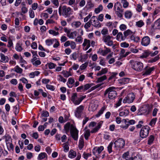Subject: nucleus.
I'll return each mask as SVG.
<instances>
[{"label":"nucleus","mask_w":160,"mask_h":160,"mask_svg":"<svg viewBox=\"0 0 160 160\" xmlns=\"http://www.w3.org/2000/svg\"><path fill=\"white\" fill-rule=\"evenodd\" d=\"M132 13L129 10H127L125 12V17L127 19H130L132 17Z\"/></svg>","instance_id":"obj_31"},{"label":"nucleus","mask_w":160,"mask_h":160,"mask_svg":"<svg viewBox=\"0 0 160 160\" xmlns=\"http://www.w3.org/2000/svg\"><path fill=\"white\" fill-rule=\"evenodd\" d=\"M104 49L100 48L98 52V53L100 54L103 56H105L108 53L111 52V50L109 48L104 46Z\"/></svg>","instance_id":"obj_12"},{"label":"nucleus","mask_w":160,"mask_h":160,"mask_svg":"<svg viewBox=\"0 0 160 160\" xmlns=\"http://www.w3.org/2000/svg\"><path fill=\"white\" fill-rule=\"evenodd\" d=\"M87 127L85 128V132H84V136L86 140H87L88 137L90 136V130L89 129H87Z\"/></svg>","instance_id":"obj_30"},{"label":"nucleus","mask_w":160,"mask_h":160,"mask_svg":"<svg viewBox=\"0 0 160 160\" xmlns=\"http://www.w3.org/2000/svg\"><path fill=\"white\" fill-rule=\"evenodd\" d=\"M83 100V98H78L76 99V100L75 101V102H73V103L75 105H79L82 101Z\"/></svg>","instance_id":"obj_51"},{"label":"nucleus","mask_w":160,"mask_h":160,"mask_svg":"<svg viewBox=\"0 0 160 160\" xmlns=\"http://www.w3.org/2000/svg\"><path fill=\"white\" fill-rule=\"evenodd\" d=\"M14 70L15 71L18 73H22V69L18 65L15 67Z\"/></svg>","instance_id":"obj_59"},{"label":"nucleus","mask_w":160,"mask_h":160,"mask_svg":"<svg viewBox=\"0 0 160 160\" xmlns=\"http://www.w3.org/2000/svg\"><path fill=\"white\" fill-rule=\"evenodd\" d=\"M93 83H88L86 84L85 85H84V86L83 87V91H85L87 90L89 88H90L92 86H93Z\"/></svg>","instance_id":"obj_56"},{"label":"nucleus","mask_w":160,"mask_h":160,"mask_svg":"<svg viewBox=\"0 0 160 160\" xmlns=\"http://www.w3.org/2000/svg\"><path fill=\"white\" fill-rule=\"evenodd\" d=\"M116 39L118 41L121 42L125 40V38L123 36L122 33L121 32H118L117 36Z\"/></svg>","instance_id":"obj_26"},{"label":"nucleus","mask_w":160,"mask_h":160,"mask_svg":"<svg viewBox=\"0 0 160 160\" xmlns=\"http://www.w3.org/2000/svg\"><path fill=\"white\" fill-rule=\"evenodd\" d=\"M105 26L107 27L110 29H112L113 28V25L112 22H109L105 24Z\"/></svg>","instance_id":"obj_62"},{"label":"nucleus","mask_w":160,"mask_h":160,"mask_svg":"<svg viewBox=\"0 0 160 160\" xmlns=\"http://www.w3.org/2000/svg\"><path fill=\"white\" fill-rule=\"evenodd\" d=\"M13 111L15 115H17L18 113L19 110V105L18 104L13 107Z\"/></svg>","instance_id":"obj_53"},{"label":"nucleus","mask_w":160,"mask_h":160,"mask_svg":"<svg viewBox=\"0 0 160 160\" xmlns=\"http://www.w3.org/2000/svg\"><path fill=\"white\" fill-rule=\"evenodd\" d=\"M115 88L114 87H111L107 89L104 93V96L108 94V98L110 99H114L117 95L116 91L114 90Z\"/></svg>","instance_id":"obj_3"},{"label":"nucleus","mask_w":160,"mask_h":160,"mask_svg":"<svg viewBox=\"0 0 160 160\" xmlns=\"http://www.w3.org/2000/svg\"><path fill=\"white\" fill-rule=\"evenodd\" d=\"M57 80L60 82H62L64 83H65L67 80L64 78L61 75H58L57 76Z\"/></svg>","instance_id":"obj_43"},{"label":"nucleus","mask_w":160,"mask_h":160,"mask_svg":"<svg viewBox=\"0 0 160 160\" xmlns=\"http://www.w3.org/2000/svg\"><path fill=\"white\" fill-rule=\"evenodd\" d=\"M90 22L92 25L95 27L100 28L101 27V24L98 21V18L95 16H93L90 19Z\"/></svg>","instance_id":"obj_9"},{"label":"nucleus","mask_w":160,"mask_h":160,"mask_svg":"<svg viewBox=\"0 0 160 160\" xmlns=\"http://www.w3.org/2000/svg\"><path fill=\"white\" fill-rule=\"evenodd\" d=\"M132 32L129 29H128L124 32V35L125 37L128 36L129 35L132 34Z\"/></svg>","instance_id":"obj_64"},{"label":"nucleus","mask_w":160,"mask_h":160,"mask_svg":"<svg viewBox=\"0 0 160 160\" xmlns=\"http://www.w3.org/2000/svg\"><path fill=\"white\" fill-rule=\"evenodd\" d=\"M46 66L48 67L49 69H51L54 68L56 66V65L52 62H48Z\"/></svg>","instance_id":"obj_41"},{"label":"nucleus","mask_w":160,"mask_h":160,"mask_svg":"<svg viewBox=\"0 0 160 160\" xmlns=\"http://www.w3.org/2000/svg\"><path fill=\"white\" fill-rule=\"evenodd\" d=\"M130 80V79L128 78H122L118 80V82L119 83L122 85L129 83Z\"/></svg>","instance_id":"obj_22"},{"label":"nucleus","mask_w":160,"mask_h":160,"mask_svg":"<svg viewBox=\"0 0 160 160\" xmlns=\"http://www.w3.org/2000/svg\"><path fill=\"white\" fill-rule=\"evenodd\" d=\"M155 68L154 67H150L148 66L144 68V71L143 73V75H150L152 72L154 70Z\"/></svg>","instance_id":"obj_14"},{"label":"nucleus","mask_w":160,"mask_h":160,"mask_svg":"<svg viewBox=\"0 0 160 160\" xmlns=\"http://www.w3.org/2000/svg\"><path fill=\"white\" fill-rule=\"evenodd\" d=\"M113 37L109 35L104 36L102 38V40L106 45L109 46H111L113 45V42L112 40Z\"/></svg>","instance_id":"obj_7"},{"label":"nucleus","mask_w":160,"mask_h":160,"mask_svg":"<svg viewBox=\"0 0 160 160\" xmlns=\"http://www.w3.org/2000/svg\"><path fill=\"white\" fill-rule=\"evenodd\" d=\"M103 149L104 148L102 146L95 147L93 149V153L94 155L96 154L97 153L98 154H99L102 152Z\"/></svg>","instance_id":"obj_21"},{"label":"nucleus","mask_w":160,"mask_h":160,"mask_svg":"<svg viewBox=\"0 0 160 160\" xmlns=\"http://www.w3.org/2000/svg\"><path fill=\"white\" fill-rule=\"evenodd\" d=\"M8 149L9 151L12 150L14 149V146L12 144V142L6 143Z\"/></svg>","instance_id":"obj_42"},{"label":"nucleus","mask_w":160,"mask_h":160,"mask_svg":"<svg viewBox=\"0 0 160 160\" xmlns=\"http://www.w3.org/2000/svg\"><path fill=\"white\" fill-rule=\"evenodd\" d=\"M154 139V137L152 135H150L148 137V144L151 145L152 144Z\"/></svg>","instance_id":"obj_45"},{"label":"nucleus","mask_w":160,"mask_h":160,"mask_svg":"<svg viewBox=\"0 0 160 160\" xmlns=\"http://www.w3.org/2000/svg\"><path fill=\"white\" fill-rule=\"evenodd\" d=\"M72 125H73V124H71L70 122H67L64 126V129L66 132H68L69 130L70 132L71 131V127Z\"/></svg>","instance_id":"obj_27"},{"label":"nucleus","mask_w":160,"mask_h":160,"mask_svg":"<svg viewBox=\"0 0 160 160\" xmlns=\"http://www.w3.org/2000/svg\"><path fill=\"white\" fill-rule=\"evenodd\" d=\"M136 25L138 27L141 28L143 26L144 23L142 20H140L136 22Z\"/></svg>","instance_id":"obj_52"},{"label":"nucleus","mask_w":160,"mask_h":160,"mask_svg":"<svg viewBox=\"0 0 160 160\" xmlns=\"http://www.w3.org/2000/svg\"><path fill=\"white\" fill-rule=\"evenodd\" d=\"M98 108V105L95 104L94 102H92L90 104L89 108V110L91 111H94L97 109Z\"/></svg>","instance_id":"obj_24"},{"label":"nucleus","mask_w":160,"mask_h":160,"mask_svg":"<svg viewBox=\"0 0 160 160\" xmlns=\"http://www.w3.org/2000/svg\"><path fill=\"white\" fill-rule=\"evenodd\" d=\"M130 63L131 64L132 68L137 71L141 72L143 68V64L141 62L131 60Z\"/></svg>","instance_id":"obj_2"},{"label":"nucleus","mask_w":160,"mask_h":160,"mask_svg":"<svg viewBox=\"0 0 160 160\" xmlns=\"http://www.w3.org/2000/svg\"><path fill=\"white\" fill-rule=\"evenodd\" d=\"M31 62L32 64L35 67H37L41 63V62L37 57L32 58L31 60Z\"/></svg>","instance_id":"obj_15"},{"label":"nucleus","mask_w":160,"mask_h":160,"mask_svg":"<svg viewBox=\"0 0 160 160\" xmlns=\"http://www.w3.org/2000/svg\"><path fill=\"white\" fill-rule=\"evenodd\" d=\"M84 143L83 137L82 136L80 138L79 142V148L80 150L83 148Z\"/></svg>","instance_id":"obj_37"},{"label":"nucleus","mask_w":160,"mask_h":160,"mask_svg":"<svg viewBox=\"0 0 160 160\" xmlns=\"http://www.w3.org/2000/svg\"><path fill=\"white\" fill-rule=\"evenodd\" d=\"M106 109V108L105 106H104L102 107L98 111V113L96 115V116L97 117H99L103 113Z\"/></svg>","instance_id":"obj_35"},{"label":"nucleus","mask_w":160,"mask_h":160,"mask_svg":"<svg viewBox=\"0 0 160 160\" xmlns=\"http://www.w3.org/2000/svg\"><path fill=\"white\" fill-rule=\"evenodd\" d=\"M72 11L69 7L66 6H60L58 9V12L60 16H62L65 18L69 17L72 14Z\"/></svg>","instance_id":"obj_1"},{"label":"nucleus","mask_w":160,"mask_h":160,"mask_svg":"<svg viewBox=\"0 0 160 160\" xmlns=\"http://www.w3.org/2000/svg\"><path fill=\"white\" fill-rule=\"evenodd\" d=\"M150 41L149 38L148 36H145L142 38L141 43L142 45L147 46L149 44Z\"/></svg>","instance_id":"obj_16"},{"label":"nucleus","mask_w":160,"mask_h":160,"mask_svg":"<svg viewBox=\"0 0 160 160\" xmlns=\"http://www.w3.org/2000/svg\"><path fill=\"white\" fill-rule=\"evenodd\" d=\"M121 2L123 4V7L124 8H126L128 7L129 3L126 0H121Z\"/></svg>","instance_id":"obj_63"},{"label":"nucleus","mask_w":160,"mask_h":160,"mask_svg":"<svg viewBox=\"0 0 160 160\" xmlns=\"http://www.w3.org/2000/svg\"><path fill=\"white\" fill-rule=\"evenodd\" d=\"M82 49L84 51H87L90 47V41L87 39H84L82 44Z\"/></svg>","instance_id":"obj_13"},{"label":"nucleus","mask_w":160,"mask_h":160,"mask_svg":"<svg viewBox=\"0 0 160 160\" xmlns=\"http://www.w3.org/2000/svg\"><path fill=\"white\" fill-rule=\"evenodd\" d=\"M78 131L76 127L74 125H72L70 133L72 138L75 140H77L78 139Z\"/></svg>","instance_id":"obj_10"},{"label":"nucleus","mask_w":160,"mask_h":160,"mask_svg":"<svg viewBox=\"0 0 160 160\" xmlns=\"http://www.w3.org/2000/svg\"><path fill=\"white\" fill-rule=\"evenodd\" d=\"M119 3L118 2L116 3L114 6V9L116 11V13L118 16L119 18L122 17V12H123V10L121 9L119 7Z\"/></svg>","instance_id":"obj_8"},{"label":"nucleus","mask_w":160,"mask_h":160,"mask_svg":"<svg viewBox=\"0 0 160 160\" xmlns=\"http://www.w3.org/2000/svg\"><path fill=\"white\" fill-rule=\"evenodd\" d=\"M84 108V106L82 105H80L77 108L75 112V115L76 117L79 118L81 117Z\"/></svg>","instance_id":"obj_11"},{"label":"nucleus","mask_w":160,"mask_h":160,"mask_svg":"<svg viewBox=\"0 0 160 160\" xmlns=\"http://www.w3.org/2000/svg\"><path fill=\"white\" fill-rule=\"evenodd\" d=\"M48 32L49 34H52L54 36H58L59 34V32H56V31L52 29L50 30Z\"/></svg>","instance_id":"obj_57"},{"label":"nucleus","mask_w":160,"mask_h":160,"mask_svg":"<svg viewBox=\"0 0 160 160\" xmlns=\"http://www.w3.org/2000/svg\"><path fill=\"white\" fill-rule=\"evenodd\" d=\"M150 52L148 51H146L144 52L140 56V58H147L149 55H150Z\"/></svg>","instance_id":"obj_49"},{"label":"nucleus","mask_w":160,"mask_h":160,"mask_svg":"<svg viewBox=\"0 0 160 160\" xmlns=\"http://www.w3.org/2000/svg\"><path fill=\"white\" fill-rule=\"evenodd\" d=\"M47 158V153L45 152H42L38 154L37 159L38 160H46Z\"/></svg>","instance_id":"obj_18"},{"label":"nucleus","mask_w":160,"mask_h":160,"mask_svg":"<svg viewBox=\"0 0 160 160\" xmlns=\"http://www.w3.org/2000/svg\"><path fill=\"white\" fill-rule=\"evenodd\" d=\"M103 122L102 121H100L98 123L97 126L94 128H93L91 131V132L92 133H94L97 132L101 128Z\"/></svg>","instance_id":"obj_20"},{"label":"nucleus","mask_w":160,"mask_h":160,"mask_svg":"<svg viewBox=\"0 0 160 160\" xmlns=\"http://www.w3.org/2000/svg\"><path fill=\"white\" fill-rule=\"evenodd\" d=\"M81 25V23L79 21H74L71 24L72 27L75 29L79 28Z\"/></svg>","instance_id":"obj_25"},{"label":"nucleus","mask_w":160,"mask_h":160,"mask_svg":"<svg viewBox=\"0 0 160 160\" xmlns=\"http://www.w3.org/2000/svg\"><path fill=\"white\" fill-rule=\"evenodd\" d=\"M54 39H47L45 41V42L47 45L50 46L52 45L54 42Z\"/></svg>","instance_id":"obj_44"},{"label":"nucleus","mask_w":160,"mask_h":160,"mask_svg":"<svg viewBox=\"0 0 160 160\" xmlns=\"http://www.w3.org/2000/svg\"><path fill=\"white\" fill-rule=\"evenodd\" d=\"M125 144V141L122 138H119L115 141L114 147L116 149H119L123 148Z\"/></svg>","instance_id":"obj_5"},{"label":"nucleus","mask_w":160,"mask_h":160,"mask_svg":"<svg viewBox=\"0 0 160 160\" xmlns=\"http://www.w3.org/2000/svg\"><path fill=\"white\" fill-rule=\"evenodd\" d=\"M152 27L153 29H160V18L155 22Z\"/></svg>","instance_id":"obj_19"},{"label":"nucleus","mask_w":160,"mask_h":160,"mask_svg":"<svg viewBox=\"0 0 160 160\" xmlns=\"http://www.w3.org/2000/svg\"><path fill=\"white\" fill-rule=\"evenodd\" d=\"M141 114L147 115L149 113L148 108L147 107H143L140 109Z\"/></svg>","instance_id":"obj_39"},{"label":"nucleus","mask_w":160,"mask_h":160,"mask_svg":"<svg viewBox=\"0 0 160 160\" xmlns=\"http://www.w3.org/2000/svg\"><path fill=\"white\" fill-rule=\"evenodd\" d=\"M128 156L129 152H126L123 154L122 157L119 160H128L130 158Z\"/></svg>","instance_id":"obj_34"},{"label":"nucleus","mask_w":160,"mask_h":160,"mask_svg":"<svg viewBox=\"0 0 160 160\" xmlns=\"http://www.w3.org/2000/svg\"><path fill=\"white\" fill-rule=\"evenodd\" d=\"M159 58V57L158 55L156 56L155 57L152 58L148 61V62L149 63H153L155 62L158 60Z\"/></svg>","instance_id":"obj_55"},{"label":"nucleus","mask_w":160,"mask_h":160,"mask_svg":"<svg viewBox=\"0 0 160 160\" xmlns=\"http://www.w3.org/2000/svg\"><path fill=\"white\" fill-rule=\"evenodd\" d=\"M88 56L87 54H82V53H81L78 58L79 61L82 62L85 61L88 59Z\"/></svg>","instance_id":"obj_17"},{"label":"nucleus","mask_w":160,"mask_h":160,"mask_svg":"<svg viewBox=\"0 0 160 160\" xmlns=\"http://www.w3.org/2000/svg\"><path fill=\"white\" fill-rule=\"evenodd\" d=\"M135 98V95L133 93H129L123 100V103H130L133 102Z\"/></svg>","instance_id":"obj_6"},{"label":"nucleus","mask_w":160,"mask_h":160,"mask_svg":"<svg viewBox=\"0 0 160 160\" xmlns=\"http://www.w3.org/2000/svg\"><path fill=\"white\" fill-rule=\"evenodd\" d=\"M22 43L20 42H18L17 43L15 47L16 50L18 52H21L23 49L22 46Z\"/></svg>","instance_id":"obj_28"},{"label":"nucleus","mask_w":160,"mask_h":160,"mask_svg":"<svg viewBox=\"0 0 160 160\" xmlns=\"http://www.w3.org/2000/svg\"><path fill=\"white\" fill-rule=\"evenodd\" d=\"M61 73L63 75L64 77L66 78H68L69 77L72 76V74L70 72H68L66 70H63L61 72Z\"/></svg>","instance_id":"obj_32"},{"label":"nucleus","mask_w":160,"mask_h":160,"mask_svg":"<svg viewBox=\"0 0 160 160\" xmlns=\"http://www.w3.org/2000/svg\"><path fill=\"white\" fill-rule=\"evenodd\" d=\"M119 110L120 112L119 115L121 117H126L129 114V112L127 109H125L122 111H120V109Z\"/></svg>","instance_id":"obj_29"},{"label":"nucleus","mask_w":160,"mask_h":160,"mask_svg":"<svg viewBox=\"0 0 160 160\" xmlns=\"http://www.w3.org/2000/svg\"><path fill=\"white\" fill-rule=\"evenodd\" d=\"M0 57V61L1 62L3 63H6L8 62L9 61V58L7 56H5L2 53H1Z\"/></svg>","instance_id":"obj_23"},{"label":"nucleus","mask_w":160,"mask_h":160,"mask_svg":"<svg viewBox=\"0 0 160 160\" xmlns=\"http://www.w3.org/2000/svg\"><path fill=\"white\" fill-rule=\"evenodd\" d=\"M103 9V7L102 5H99V6L95 9V12L96 14H98L102 11Z\"/></svg>","instance_id":"obj_48"},{"label":"nucleus","mask_w":160,"mask_h":160,"mask_svg":"<svg viewBox=\"0 0 160 160\" xmlns=\"http://www.w3.org/2000/svg\"><path fill=\"white\" fill-rule=\"evenodd\" d=\"M107 78L106 75H103L98 79L97 82L98 83L101 82L104 80L106 79Z\"/></svg>","instance_id":"obj_58"},{"label":"nucleus","mask_w":160,"mask_h":160,"mask_svg":"<svg viewBox=\"0 0 160 160\" xmlns=\"http://www.w3.org/2000/svg\"><path fill=\"white\" fill-rule=\"evenodd\" d=\"M87 6L88 8L90 9L94 7V4L91 0H89L87 2Z\"/></svg>","instance_id":"obj_54"},{"label":"nucleus","mask_w":160,"mask_h":160,"mask_svg":"<svg viewBox=\"0 0 160 160\" xmlns=\"http://www.w3.org/2000/svg\"><path fill=\"white\" fill-rule=\"evenodd\" d=\"M63 148L64 149V151L65 152H67L68 151L69 148L68 142L63 143Z\"/></svg>","instance_id":"obj_60"},{"label":"nucleus","mask_w":160,"mask_h":160,"mask_svg":"<svg viewBox=\"0 0 160 160\" xmlns=\"http://www.w3.org/2000/svg\"><path fill=\"white\" fill-rule=\"evenodd\" d=\"M75 82V80L74 79L72 78H70L68 79V82H67V84L68 85V87L69 88H71L72 87H70L68 85V84L72 85Z\"/></svg>","instance_id":"obj_47"},{"label":"nucleus","mask_w":160,"mask_h":160,"mask_svg":"<svg viewBox=\"0 0 160 160\" xmlns=\"http://www.w3.org/2000/svg\"><path fill=\"white\" fill-rule=\"evenodd\" d=\"M150 128L148 126H144L142 127L139 132L140 137L142 138H145L148 136Z\"/></svg>","instance_id":"obj_4"},{"label":"nucleus","mask_w":160,"mask_h":160,"mask_svg":"<svg viewBox=\"0 0 160 160\" xmlns=\"http://www.w3.org/2000/svg\"><path fill=\"white\" fill-rule=\"evenodd\" d=\"M76 152L72 150H70L68 153V156L69 158H73L76 156Z\"/></svg>","instance_id":"obj_33"},{"label":"nucleus","mask_w":160,"mask_h":160,"mask_svg":"<svg viewBox=\"0 0 160 160\" xmlns=\"http://www.w3.org/2000/svg\"><path fill=\"white\" fill-rule=\"evenodd\" d=\"M108 72V68H105L102 69L97 74V76H100Z\"/></svg>","instance_id":"obj_40"},{"label":"nucleus","mask_w":160,"mask_h":160,"mask_svg":"<svg viewBox=\"0 0 160 160\" xmlns=\"http://www.w3.org/2000/svg\"><path fill=\"white\" fill-rule=\"evenodd\" d=\"M141 157L140 155H137L134 157L130 158L128 160H141Z\"/></svg>","instance_id":"obj_46"},{"label":"nucleus","mask_w":160,"mask_h":160,"mask_svg":"<svg viewBox=\"0 0 160 160\" xmlns=\"http://www.w3.org/2000/svg\"><path fill=\"white\" fill-rule=\"evenodd\" d=\"M77 35V32L74 31L73 32H70L69 34L67 36V37L69 38L73 39Z\"/></svg>","instance_id":"obj_38"},{"label":"nucleus","mask_w":160,"mask_h":160,"mask_svg":"<svg viewBox=\"0 0 160 160\" xmlns=\"http://www.w3.org/2000/svg\"><path fill=\"white\" fill-rule=\"evenodd\" d=\"M106 109V108L105 106H104L102 107L98 111V113L96 115V116L97 117H99L103 113Z\"/></svg>","instance_id":"obj_36"},{"label":"nucleus","mask_w":160,"mask_h":160,"mask_svg":"<svg viewBox=\"0 0 160 160\" xmlns=\"http://www.w3.org/2000/svg\"><path fill=\"white\" fill-rule=\"evenodd\" d=\"M78 57V54L76 52H73L70 55V58L71 59L73 60H76Z\"/></svg>","instance_id":"obj_50"},{"label":"nucleus","mask_w":160,"mask_h":160,"mask_svg":"<svg viewBox=\"0 0 160 160\" xmlns=\"http://www.w3.org/2000/svg\"><path fill=\"white\" fill-rule=\"evenodd\" d=\"M88 65V62H86L85 63L82 64L79 67V69L81 70H83L85 69Z\"/></svg>","instance_id":"obj_61"}]
</instances>
